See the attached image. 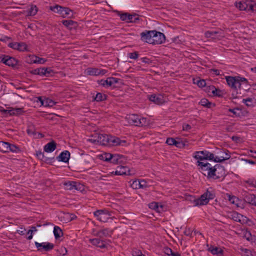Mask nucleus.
Segmentation results:
<instances>
[{
  "mask_svg": "<svg viewBox=\"0 0 256 256\" xmlns=\"http://www.w3.org/2000/svg\"><path fill=\"white\" fill-rule=\"evenodd\" d=\"M149 100L155 104H160L164 102V100L161 96H157L156 94H152L149 97Z\"/></svg>",
  "mask_w": 256,
  "mask_h": 256,
  "instance_id": "obj_22",
  "label": "nucleus"
},
{
  "mask_svg": "<svg viewBox=\"0 0 256 256\" xmlns=\"http://www.w3.org/2000/svg\"><path fill=\"white\" fill-rule=\"evenodd\" d=\"M65 189L67 190H82L84 188V186L80 183L74 181H68L64 183Z\"/></svg>",
  "mask_w": 256,
  "mask_h": 256,
  "instance_id": "obj_9",
  "label": "nucleus"
},
{
  "mask_svg": "<svg viewBox=\"0 0 256 256\" xmlns=\"http://www.w3.org/2000/svg\"><path fill=\"white\" fill-rule=\"evenodd\" d=\"M208 152L206 150L198 151L194 153V157L198 160V161L206 160V157L208 156Z\"/></svg>",
  "mask_w": 256,
  "mask_h": 256,
  "instance_id": "obj_16",
  "label": "nucleus"
},
{
  "mask_svg": "<svg viewBox=\"0 0 256 256\" xmlns=\"http://www.w3.org/2000/svg\"><path fill=\"white\" fill-rule=\"evenodd\" d=\"M38 98L42 104L43 106L51 107L56 104V102L54 100L50 98H46L45 100H42L40 97Z\"/></svg>",
  "mask_w": 256,
  "mask_h": 256,
  "instance_id": "obj_26",
  "label": "nucleus"
},
{
  "mask_svg": "<svg viewBox=\"0 0 256 256\" xmlns=\"http://www.w3.org/2000/svg\"><path fill=\"white\" fill-rule=\"evenodd\" d=\"M107 96L105 94L98 92L94 97V100L96 102H102L106 100Z\"/></svg>",
  "mask_w": 256,
  "mask_h": 256,
  "instance_id": "obj_31",
  "label": "nucleus"
},
{
  "mask_svg": "<svg viewBox=\"0 0 256 256\" xmlns=\"http://www.w3.org/2000/svg\"><path fill=\"white\" fill-rule=\"evenodd\" d=\"M18 50L20 52H24V51H28V46L26 44L25 42H18Z\"/></svg>",
  "mask_w": 256,
  "mask_h": 256,
  "instance_id": "obj_42",
  "label": "nucleus"
},
{
  "mask_svg": "<svg viewBox=\"0 0 256 256\" xmlns=\"http://www.w3.org/2000/svg\"><path fill=\"white\" fill-rule=\"evenodd\" d=\"M128 13L124 12V13H120V12H118V15L120 16V18L122 21H126L128 20Z\"/></svg>",
  "mask_w": 256,
  "mask_h": 256,
  "instance_id": "obj_46",
  "label": "nucleus"
},
{
  "mask_svg": "<svg viewBox=\"0 0 256 256\" xmlns=\"http://www.w3.org/2000/svg\"><path fill=\"white\" fill-rule=\"evenodd\" d=\"M248 10H254V8H256V5L253 4L252 2L247 1Z\"/></svg>",
  "mask_w": 256,
  "mask_h": 256,
  "instance_id": "obj_49",
  "label": "nucleus"
},
{
  "mask_svg": "<svg viewBox=\"0 0 256 256\" xmlns=\"http://www.w3.org/2000/svg\"><path fill=\"white\" fill-rule=\"evenodd\" d=\"M133 188H144L147 187L146 182L144 180H136L132 184Z\"/></svg>",
  "mask_w": 256,
  "mask_h": 256,
  "instance_id": "obj_18",
  "label": "nucleus"
},
{
  "mask_svg": "<svg viewBox=\"0 0 256 256\" xmlns=\"http://www.w3.org/2000/svg\"><path fill=\"white\" fill-rule=\"evenodd\" d=\"M219 33L218 31H207L205 33L206 37L212 38H216V35Z\"/></svg>",
  "mask_w": 256,
  "mask_h": 256,
  "instance_id": "obj_39",
  "label": "nucleus"
},
{
  "mask_svg": "<svg viewBox=\"0 0 256 256\" xmlns=\"http://www.w3.org/2000/svg\"><path fill=\"white\" fill-rule=\"evenodd\" d=\"M231 216H232V219L234 220L242 223L241 218H243L242 215L240 214H238V212H234L232 214Z\"/></svg>",
  "mask_w": 256,
  "mask_h": 256,
  "instance_id": "obj_34",
  "label": "nucleus"
},
{
  "mask_svg": "<svg viewBox=\"0 0 256 256\" xmlns=\"http://www.w3.org/2000/svg\"><path fill=\"white\" fill-rule=\"evenodd\" d=\"M154 33L152 34V44H159L163 43L165 41V36L162 32H157L156 30H153Z\"/></svg>",
  "mask_w": 256,
  "mask_h": 256,
  "instance_id": "obj_7",
  "label": "nucleus"
},
{
  "mask_svg": "<svg viewBox=\"0 0 256 256\" xmlns=\"http://www.w3.org/2000/svg\"><path fill=\"white\" fill-rule=\"evenodd\" d=\"M154 31L152 30H145L140 34L141 40L143 42L152 44V34H153Z\"/></svg>",
  "mask_w": 256,
  "mask_h": 256,
  "instance_id": "obj_12",
  "label": "nucleus"
},
{
  "mask_svg": "<svg viewBox=\"0 0 256 256\" xmlns=\"http://www.w3.org/2000/svg\"><path fill=\"white\" fill-rule=\"evenodd\" d=\"M215 197V194L212 190H207L206 192L203 194L200 198H195L194 201L195 206H201L206 204L210 200H212Z\"/></svg>",
  "mask_w": 256,
  "mask_h": 256,
  "instance_id": "obj_4",
  "label": "nucleus"
},
{
  "mask_svg": "<svg viewBox=\"0 0 256 256\" xmlns=\"http://www.w3.org/2000/svg\"><path fill=\"white\" fill-rule=\"evenodd\" d=\"M176 140L172 138H168L166 139V143L170 146H174Z\"/></svg>",
  "mask_w": 256,
  "mask_h": 256,
  "instance_id": "obj_53",
  "label": "nucleus"
},
{
  "mask_svg": "<svg viewBox=\"0 0 256 256\" xmlns=\"http://www.w3.org/2000/svg\"><path fill=\"white\" fill-rule=\"evenodd\" d=\"M31 228L32 229L28 230V232H27L28 234H30V235L28 236L27 238L28 240L32 239V233L34 232H36L37 231V229H36V226H32Z\"/></svg>",
  "mask_w": 256,
  "mask_h": 256,
  "instance_id": "obj_50",
  "label": "nucleus"
},
{
  "mask_svg": "<svg viewBox=\"0 0 256 256\" xmlns=\"http://www.w3.org/2000/svg\"><path fill=\"white\" fill-rule=\"evenodd\" d=\"M246 183L250 186H251L256 188V179H250L247 180Z\"/></svg>",
  "mask_w": 256,
  "mask_h": 256,
  "instance_id": "obj_55",
  "label": "nucleus"
},
{
  "mask_svg": "<svg viewBox=\"0 0 256 256\" xmlns=\"http://www.w3.org/2000/svg\"><path fill=\"white\" fill-rule=\"evenodd\" d=\"M90 242L94 246H95L101 248H106V245L104 244L105 241L100 240L99 238L90 239Z\"/></svg>",
  "mask_w": 256,
  "mask_h": 256,
  "instance_id": "obj_19",
  "label": "nucleus"
},
{
  "mask_svg": "<svg viewBox=\"0 0 256 256\" xmlns=\"http://www.w3.org/2000/svg\"><path fill=\"white\" fill-rule=\"evenodd\" d=\"M56 142L54 140H52L44 146V150L46 152H52L56 149Z\"/></svg>",
  "mask_w": 256,
  "mask_h": 256,
  "instance_id": "obj_20",
  "label": "nucleus"
},
{
  "mask_svg": "<svg viewBox=\"0 0 256 256\" xmlns=\"http://www.w3.org/2000/svg\"><path fill=\"white\" fill-rule=\"evenodd\" d=\"M202 106L206 107L208 108H210L211 107V105L212 104L211 102H210L206 98H202L200 102H199Z\"/></svg>",
  "mask_w": 256,
  "mask_h": 256,
  "instance_id": "obj_40",
  "label": "nucleus"
},
{
  "mask_svg": "<svg viewBox=\"0 0 256 256\" xmlns=\"http://www.w3.org/2000/svg\"><path fill=\"white\" fill-rule=\"evenodd\" d=\"M238 83V88L240 89L242 82H244L246 84H248V80L244 78H242L239 76H236Z\"/></svg>",
  "mask_w": 256,
  "mask_h": 256,
  "instance_id": "obj_41",
  "label": "nucleus"
},
{
  "mask_svg": "<svg viewBox=\"0 0 256 256\" xmlns=\"http://www.w3.org/2000/svg\"><path fill=\"white\" fill-rule=\"evenodd\" d=\"M192 128L190 125L188 124H184L182 125V130L185 131L189 130Z\"/></svg>",
  "mask_w": 256,
  "mask_h": 256,
  "instance_id": "obj_60",
  "label": "nucleus"
},
{
  "mask_svg": "<svg viewBox=\"0 0 256 256\" xmlns=\"http://www.w3.org/2000/svg\"><path fill=\"white\" fill-rule=\"evenodd\" d=\"M130 172V170L128 167L120 166L118 167L117 170L115 172V174L118 176H130L132 174Z\"/></svg>",
  "mask_w": 256,
  "mask_h": 256,
  "instance_id": "obj_14",
  "label": "nucleus"
},
{
  "mask_svg": "<svg viewBox=\"0 0 256 256\" xmlns=\"http://www.w3.org/2000/svg\"><path fill=\"white\" fill-rule=\"evenodd\" d=\"M100 69L96 68H89L88 69V74L90 76L100 75Z\"/></svg>",
  "mask_w": 256,
  "mask_h": 256,
  "instance_id": "obj_35",
  "label": "nucleus"
},
{
  "mask_svg": "<svg viewBox=\"0 0 256 256\" xmlns=\"http://www.w3.org/2000/svg\"><path fill=\"white\" fill-rule=\"evenodd\" d=\"M95 138H97V142L102 146H124L126 142L125 140H121L116 136L106 134H96Z\"/></svg>",
  "mask_w": 256,
  "mask_h": 256,
  "instance_id": "obj_2",
  "label": "nucleus"
},
{
  "mask_svg": "<svg viewBox=\"0 0 256 256\" xmlns=\"http://www.w3.org/2000/svg\"><path fill=\"white\" fill-rule=\"evenodd\" d=\"M112 156V154L110 153H104L100 156V160H103L106 162H110V158Z\"/></svg>",
  "mask_w": 256,
  "mask_h": 256,
  "instance_id": "obj_37",
  "label": "nucleus"
},
{
  "mask_svg": "<svg viewBox=\"0 0 256 256\" xmlns=\"http://www.w3.org/2000/svg\"><path fill=\"white\" fill-rule=\"evenodd\" d=\"M208 250L210 251L212 254H216L218 256H222L224 254V250L218 247H214L211 246L209 248Z\"/></svg>",
  "mask_w": 256,
  "mask_h": 256,
  "instance_id": "obj_25",
  "label": "nucleus"
},
{
  "mask_svg": "<svg viewBox=\"0 0 256 256\" xmlns=\"http://www.w3.org/2000/svg\"><path fill=\"white\" fill-rule=\"evenodd\" d=\"M34 244L38 249V250L41 252L43 251L48 252L52 250L54 248V244L48 242L38 243V242H36Z\"/></svg>",
  "mask_w": 256,
  "mask_h": 256,
  "instance_id": "obj_8",
  "label": "nucleus"
},
{
  "mask_svg": "<svg viewBox=\"0 0 256 256\" xmlns=\"http://www.w3.org/2000/svg\"><path fill=\"white\" fill-rule=\"evenodd\" d=\"M14 110L15 112V115H18L24 112L23 108H14Z\"/></svg>",
  "mask_w": 256,
  "mask_h": 256,
  "instance_id": "obj_61",
  "label": "nucleus"
},
{
  "mask_svg": "<svg viewBox=\"0 0 256 256\" xmlns=\"http://www.w3.org/2000/svg\"><path fill=\"white\" fill-rule=\"evenodd\" d=\"M42 68H40L30 70V72L32 74L42 76Z\"/></svg>",
  "mask_w": 256,
  "mask_h": 256,
  "instance_id": "obj_45",
  "label": "nucleus"
},
{
  "mask_svg": "<svg viewBox=\"0 0 256 256\" xmlns=\"http://www.w3.org/2000/svg\"><path fill=\"white\" fill-rule=\"evenodd\" d=\"M1 62L5 64L12 67L16 66L18 63V61L15 58L7 55L4 56Z\"/></svg>",
  "mask_w": 256,
  "mask_h": 256,
  "instance_id": "obj_11",
  "label": "nucleus"
},
{
  "mask_svg": "<svg viewBox=\"0 0 256 256\" xmlns=\"http://www.w3.org/2000/svg\"><path fill=\"white\" fill-rule=\"evenodd\" d=\"M198 166H200L204 175L207 178L212 180H222L226 176V170L224 166L220 164H216L212 166L208 162H197Z\"/></svg>",
  "mask_w": 256,
  "mask_h": 256,
  "instance_id": "obj_1",
  "label": "nucleus"
},
{
  "mask_svg": "<svg viewBox=\"0 0 256 256\" xmlns=\"http://www.w3.org/2000/svg\"><path fill=\"white\" fill-rule=\"evenodd\" d=\"M54 234L56 240L59 238L63 235L62 229L58 226H55L54 227Z\"/></svg>",
  "mask_w": 256,
  "mask_h": 256,
  "instance_id": "obj_27",
  "label": "nucleus"
},
{
  "mask_svg": "<svg viewBox=\"0 0 256 256\" xmlns=\"http://www.w3.org/2000/svg\"><path fill=\"white\" fill-rule=\"evenodd\" d=\"M70 158V152L68 150H65L62 152L56 158V159L59 162H68Z\"/></svg>",
  "mask_w": 256,
  "mask_h": 256,
  "instance_id": "obj_17",
  "label": "nucleus"
},
{
  "mask_svg": "<svg viewBox=\"0 0 256 256\" xmlns=\"http://www.w3.org/2000/svg\"><path fill=\"white\" fill-rule=\"evenodd\" d=\"M242 102L248 106H253L252 99L251 98L243 99Z\"/></svg>",
  "mask_w": 256,
  "mask_h": 256,
  "instance_id": "obj_48",
  "label": "nucleus"
},
{
  "mask_svg": "<svg viewBox=\"0 0 256 256\" xmlns=\"http://www.w3.org/2000/svg\"><path fill=\"white\" fill-rule=\"evenodd\" d=\"M140 60L142 61V62L144 64H151L152 62V60H151L150 59L146 57L142 58H140Z\"/></svg>",
  "mask_w": 256,
  "mask_h": 256,
  "instance_id": "obj_56",
  "label": "nucleus"
},
{
  "mask_svg": "<svg viewBox=\"0 0 256 256\" xmlns=\"http://www.w3.org/2000/svg\"><path fill=\"white\" fill-rule=\"evenodd\" d=\"M36 156L38 159L47 164L51 163L52 162V160H54V158H50L46 156L44 154V152H42L40 151L36 152Z\"/></svg>",
  "mask_w": 256,
  "mask_h": 256,
  "instance_id": "obj_21",
  "label": "nucleus"
},
{
  "mask_svg": "<svg viewBox=\"0 0 256 256\" xmlns=\"http://www.w3.org/2000/svg\"><path fill=\"white\" fill-rule=\"evenodd\" d=\"M236 6L239 8L240 10H248L247 1L236 2Z\"/></svg>",
  "mask_w": 256,
  "mask_h": 256,
  "instance_id": "obj_28",
  "label": "nucleus"
},
{
  "mask_svg": "<svg viewBox=\"0 0 256 256\" xmlns=\"http://www.w3.org/2000/svg\"><path fill=\"white\" fill-rule=\"evenodd\" d=\"M136 16H138V14H128V20L127 22H133V18L134 17H136Z\"/></svg>",
  "mask_w": 256,
  "mask_h": 256,
  "instance_id": "obj_58",
  "label": "nucleus"
},
{
  "mask_svg": "<svg viewBox=\"0 0 256 256\" xmlns=\"http://www.w3.org/2000/svg\"><path fill=\"white\" fill-rule=\"evenodd\" d=\"M130 124L138 126H146V119L144 118H140L137 114H132L129 116L128 118Z\"/></svg>",
  "mask_w": 256,
  "mask_h": 256,
  "instance_id": "obj_5",
  "label": "nucleus"
},
{
  "mask_svg": "<svg viewBox=\"0 0 256 256\" xmlns=\"http://www.w3.org/2000/svg\"><path fill=\"white\" fill-rule=\"evenodd\" d=\"M250 154H249V156L250 157L253 158H256V150H250Z\"/></svg>",
  "mask_w": 256,
  "mask_h": 256,
  "instance_id": "obj_64",
  "label": "nucleus"
},
{
  "mask_svg": "<svg viewBox=\"0 0 256 256\" xmlns=\"http://www.w3.org/2000/svg\"><path fill=\"white\" fill-rule=\"evenodd\" d=\"M62 24L66 27H70L76 24V22L72 20H63Z\"/></svg>",
  "mask_w": 256,
  "mask_h": 256,
  "instance_id": "obj_44",
  "label": "nucleus"
},
{
  "mask_svg": "<svg viewBox=\"0 0 256 256\" xmlns=\"http://www.w3.org/2000/svg\"><path fill=\"white\" fill-rule=\"evenodd\" d=\"M9 142L0 141V151L2 152H8Z\"/></svg>",
  "mask_w": 256,
  "mask_h": 256,
  "instance_id": "obj_30",
  "label": "nucleus"
},
{
  "mask_svg": "<svg viewBox=\"0 0 256 256\" xmlns=\"http://www.w3.org/2000/svg\"><path fill=\"white\" fill-rule=\"evenodd\" d=\"M139 54L138 52H134L128 54V56L132 59L136 60L138 58Z\"/></svg>",
  "mask_w": 256,
  "mask_h": 256,
  "instance_id": "obj_47",
  "label": "nucleus"
},
{
  "mask_svg": "<svg viewBox=\"0 0 256 256\" xmlns=\"http://www.w3.org/2000/svg\"><path fill=\"white\" fill-rule=\"evenodd\" d=\"M220 155V157L214 156V154L208 152V156L206 157V160H212L216 162H221L226 160H228L230 158V156L229 151L227 150L221 149L220 150V152H218Z\"/></svg>",
  "mask_w": 256,
  "mask_h": 256,
  "instance_id": "obj_3",
  "label": "nucleus"
},
{
  "mask_svg": "<svg viewBox=\"0 0 256 256\" xmlns=\"http://www.w3.org/2000/svg\"><path fill=\"white\" fill-rule=\"evenodd\" d=\"M122 156L118 154H112V158H110V162L114 164H118Z\"/></svg>",
  "mask_w": 256,
  "mask_h": 256,
  "instance_id": "obj_32",
  "label": "nucleus"
},
{
  "mask_svg": "<svg viewBox=\"0 0 256 256\" xmlns=\"http://www.w3.org/2000/svg\"><path fill=\"white\" fill-rule=\"evenodd\" d=\"M18 46H19L18 42H10L8 45V46L10 48H12L14 50H18Z\"/></svg>",
  "mask_w": 256,
  "mask_h": 256,
  "instance_id": "obj_54",
  "label": "nucleus"
},
{
  "mask_svg": "<svg viewBox=\"0 0 256 256\" xmlns=\"http://www.w3.org/2000/svg\"><path fill=\"white\" fill-rule=\"evenodd\" d=\"M112 233V230H110L109 228H106L97 232L96 236L100 238H102L104 237L111 236Z\"/></svg>",
  "mask_w": 256,
  "mask_h": 256,
  "instance_id": "obj_15",
  "label": "nucleus"
},
{
  "mask_svg": "<svg viewBox=\"0 0 256 256\" xmlns=\"http://www.w3.org/2000/svg\"><path fill=\"white\" fill-rule=\"evenodd\" d=\"M46 60L44 58H40L36 56H30V63L44 64Z\"/></svg>",
  "mask_w": 256,
  "mask_h": 256,
  "instance_id": "obj_23",
  "label": "nucleus"
},
{
  "mask_svg": "<svg viewBox=\"0 0 256 256\" xmlns=\"http://www.w3.org/2000/svg\"><path fill=\"white\" fill-rule=\"evenodd\" d=\"M212 94L214 96H222V91L219 89H214V90H212Z\"/></svg>",
  "mask_w": 256,
  "mask_h": 256,
  "instance_id": "obj_59",
  "label": "nucleus"
},
{
  "mask_svg": "<svg viewBox=\"0 0 256 256\" xmlns=\"http://www.w3.org/2000/svg\"><path fill=\"white\" fill-rule=\"evenodd\" d=\"M244 237L248 241L255 242L256 240V236H252L250 232L247 230L244 232Z\"/></svg>",
  "mask_w": 256,
  "mask_h": 256,
  "instance_id": "obj_29",
  "label": "nucleus"
},
{
  "mask_svg": "<svg viewBox=\"0 0 256 256\" xmlns=\"http://www.w3.org/2000/svg\"><path fill=\"white\" fill-rule=\"evenodd\" d=\"M50 9L55 12L59 14L64 18L69 15L70 12L72 11L68 8L62 6L57 4L54 6H50Z\"/></svg>",
  "mask_w": 256,
  "mask_h": 256,
  "instance_id": "obj_6",
  "label": "nucleus"
},
{
  "mask_svg": "<svg viewBox=\"0 0 256 256\" xmlns=\"http://www.w3.org/2000/svg\"><path fill=\"white\" fill-rule=\"evenodd\" d=\"M228 84L231 87V88L237 90L238 88V83L237 77L228 76L226 78Z\"/></svg>",
  "mask_w": 256,
  "mask_h": 256,
  "instance_id": "obj_13",
  "label": "nucleus"
},
{
  "mask_svg": "<svg viewBox=\"0 0 256 256\" xmlns=\"http://www.w3.org/2000/svg\"><path fill=\"white\" fill-rule=\"evenodd\" d=\"M8 148V152H12L18 153L20 152V150L18 146L10 143H9V148Z\"/></svg>",
  "mask_w": 256,
  "mask_h": 256,
  "instance_id": "obj_33",
  "label": "nucleus"
},
{
  "mask_svg": "<svg viewBox=\"0 0 256 256\" xmlns=\"http://www.w3.org/2000/svg\"><path fill=\"white\" fill-rule=\"evenodd\" d=\"M194 83H196L200 88H203L206 86V82L204 80H198L196 82H194Z\"/></svg>",
  "mask_w": 256,
  "mask_h": 256,
  "instance_id": "obj_52",
  "label": "nucleus"
},
{
  "mask_svg": "<svg viewBox=\"0 0 256 256\" xmlns=\"http://www.w3.org/2000/svg\"><path fill=\"white\" fill-rule=\"evenodd\" d=\"M38 12V8L36 6H32L28 10V15L34 16Z\"/></svg>",
  "mask_w": 256,
  "mask_h": 256,
  "instance_id": "obj_43",
  "label": "nucleus"
},
{
  "mask_svg": "<svg viewBox=\"0 0 256 256\" xmlns=\"http://www.w3.org/2000/svg\"><path fill=\"white\" fill-rule=\"evenodd\" d=\"M245 200L249 204L256 206V196L249 194L245 196Z\"/></svg>",
  "mask_w": 256,
  "mask_h": 256,
  "instance_id": "obj_24",
  "label": "nucleus"
},
{
  "mask_svg": "<svg viewBox=\"0 0 256 256\" xmlns=\"http://www.w3.org/2000/svg\"><path fill=\"white\" fill-rule=\"evenodd\" d=\"M118 80L119 79L114 77L108 78L106 82H107V86H112L114 84H117L118 82Z\"/></svg>",
  "mask_w": 256,
  "mask_h": 256,
  "instance_id": "obj_38",
  "label": "nucleus"
},
{
  "mask_svg": "<svg viewBox=\"0 0 256 256\" xmlns=\"http://www.w3.org/2000/svg\"><path fill=\"white\" fill-rule=\"evenodd\" d=\"M149 208L154 210H158L159 206L158 204L156 202H152L149 204Z\"/></svg>",
  "mask_w": 256,
  "mask_h": 256,
  "instance_id": "obj_51",
  "label": "nucleus"
},
{
  "mask_svg": "<svg viewBox=\"0 0 256 256\" xmlns=\"http://www.w3.org/2000/svg\"><path fill=\"white\" fill-rule=\"evenodd\" d=\"M42 69L43 70L42 76L48 77L52 76V74H54L53 70L49 68H42Z\"/></svg>",
  "mask_w": 256,
  "mask_h": 256,
  "instance_id": "obj_36",
  "label": "nucleus"
},
{
  "mask_svg": "<svg viewBox=\"0 0 256 256\" xmlns=\"http://www.w3.org/2000/svg\"><path fill=\"white\" fill-rule=\"evenodd\" d=\"M174 146H175L177 148H182L184 146V144L181 141H176V140Z\"/></svg>",
  "mask_w": 256,
  "mask_h": 256,
  "instance_id": "obj_57",
  "label": "nucleus"
},
{
  "mask_svg": "<svg viewBox=\"0 0 256 256\" xmlns=\"http://www.w3.org/2000/svg\"><path fill=\"white\" fill-rule=\"evenodd\" d=\"M26 132L28 134H35L33 127L32 126L28 127L26 130Z\"/></svg>",
  "mask_w": 256,
  "mask_h": 256,
  "instance_id": "obj_63",
  "label": "nucleus"
},
{
  "mask_svg": "<svg viewBox=\"0 0 256 256\" xmlns=\"http://www.w3.org/2000/svg\"><path fill=\"white\" fill-rule=\"evenodd\" d=\"M172 250L171 248H164V253L168 255V256H170L171 254H172Z\"/></svg>",
  "mask_w": 256,
  "mask_h": 256,
  "instance_id": "obj_62",
  "label": "nucleus"
},
{
  "mask_svg": "<svg viewBox=\"0 0 256 256\" xmlns=\"http://www.w3.org/2000/svg\"><path fill=\"white\" fill-rule=\"evenodd\" d=\"M94 214L98 220L102 222H106L110 216L108 212L104 210H97L94 212Z\"/></svg>",
  "mask_w": 256,
  "mask_h": 256,
  "instance_id": "obj_10",
  "label": "nucleus"
}]
</instances>
